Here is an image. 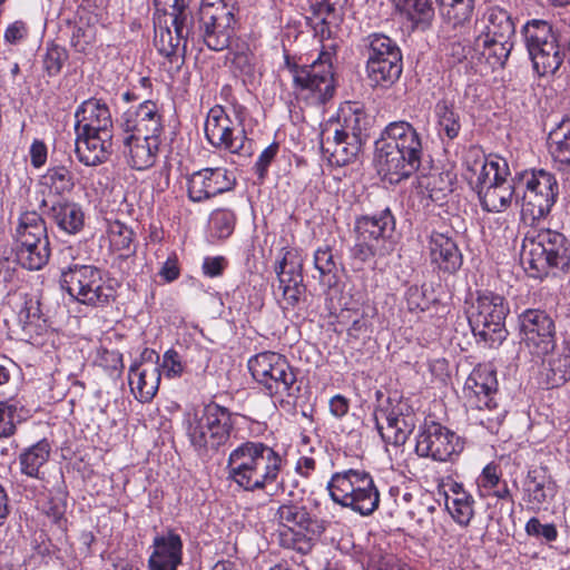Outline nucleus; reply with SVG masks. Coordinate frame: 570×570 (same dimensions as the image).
<instances>
[{
    "mask_svg": "<svg viewBox=\"0 0 570 570\" xmlns=\"http://www.w3.org/2000/svg\"><path fill=\"white\" fill-rule=\"evenodd\" d=\"M122 134H137L160 137L164 125L163 115L158 105L145 100L136 107L128 108L119 119Z\"/></svg>",
    "mask_w": 570,
    "mask_h": 570,
    "instance_id": "obj_26",
    "label": "nucleus"
},
{
    "mask_svg": "<svg viewBox=\"0 0 570 570\" xmlns=\"http://www.w3.org/2000/svg\"><path fill=\"white\" fill-rule=\"evenodd\" d=\"M14 250L19 264L29 271H39L49 262L51 249L47 225L38 213L26 212L19 217Z\"/></svg>",
    "mask_w": 570,
    "mask_h": 570,
    "instance_id": "obj_12",
    "label": "nucleus"
},
{
    "mask_svg": "<svg viewBox=\"0 0 570 570\" xmlns=\"http://www.w3.org/2000/svg\"><path fill=\"white\" fill-rule=\"evenodd\" d=\"M518 320L522 341L533 354L547 355L553 350L554 322L546 311L529 308L522 312Z\"/></svg>",
    "mask_w": 570,
    "mask_h": 570,
    "instance_id": "obj_20",
    "label": "nucleus"
},
{
    "mask_svg": "<svg viewBox=\"0 0 570 570\" xmlns=\"http://www.w3.org/2000/svg\"><path fill=\"white\" fill-rule=\"evenodd\" d=\"M475 411L474 420L491 433H497L505 417V409L500 406L497 401L490 402L483 409H471Z\"/></svg>",
    "mask_w": 570,
    "mask_h": 570,
    "instance_id": "obj_49",
    "label": "nucleus"
},
{
    "mask_svg": "<svg viewBox=\"0 0 570 570\" xmlns=\"http://www.w3.org/2000/svg\"><path fill=\"white\" fill-rule=\"evenodd\" d=\"M283 456L261 441H246L230 451L227 459V479L247 492H266L273 484H281Z\"/></svg>",
    "mask_w": 570,
    "mask_h": 570,
    "instance_id": "obj_1",
    "label": "nucleus"
},
{
    "mask_svg": "<svg viewBox=\"0 0 570 570\" xmlns=\"http://www.w3.org/2000/svg\"><path fill=\"white\" fill-rule=\"evenodd\" d=\"M278 144L273 142L269 146H267L258 156V159L256 160L254 165V170L258 178L263 180L268 171V167L272 164V161L275 159L277 153H278Z\"/></svg>",
    "mask_w": 570,
    "mask_h": 570,
    "instance_id": "obj_61",
    "label": "nucleus"
},
{
    "mask_svg": "<svg viewBox=\"0 0 570 570\" xmlns=\"http://www.w3.org/2000/svg\"><path fill=\"white\" fill-rule=\"evenodd\" d=\"M441 12L454 26L470 21L474 11L475 0H436Z\"/></svg>",
    "mask_w": 570,
    "mask_h": 570,
    "instance_id": "obj_46",
    "label": "nucleus"
},
{
    "mask_svg": "<svg viewBox=\"0 0 570 570\" xmlns=\"http://www.w3.org/2000/svg\"><path fill=\"white\" fill-rule=\"evenodd\" d=\"M397 11L404 16L412 28L426 29L434 18L432 0H394Z\"/></svg>",
    "mask_w": 570,
    "mask_h": 570,
    "instance_id": "obj_40",
    "label": "nucleus"
},
{
    "mask_svg": "<svg viewBox=\"0 0 570 570\" xmlns=\"http://www.w3.org/2000/svg\"><path fill=\"white\" fill-rule=\"evenodd\" d=\"M153 548L148 560L150 570H177L183 561V540L178 533L168 530L156 535Z\"/></svg>",
    "mask_w": 570,
    "mask_h": 570,
    "instance_id": "obj_32",
    "label": "nucleus"
},
{
    "mask_svg": "<svg viewBox=\"0 0 570 570\" xmlns=\"http://www.w3.org/2000/svg\"><path fill=\"white\" fill-rule=\"evenodd\" d=\"M108 236L110 246L118 252L134 250L131 244L134 232L127 225L119 220L110 222L108 226Z\"/></svg>",
    "mask_w": 570,
    "mask_h": 570,
    "instance_id": "obj_50",
    "label": "nucleus"
},
{
    "mask_svg": "<svg viewBox=\"0 0 570 570\" xmlns=\"http://www.w3.org/2000/svg\"><path fill=\"white\" fill-rule=\"evenodd\" d=\"M95 32L91 27L76 23L71 27L70 45L78 52H85L92 42Z\"/></svg>",
    "mask_w": 570,
    "mask_h": 570,
    "instance_id": "obj_56",
    "label": "nucleus"
},
{
    "mask_svg": "<svg viewBox=\"0 0 570 570\" xmlns=\"http://www.w3.org/2000/svg\"><path fill=\"white\" fill-rule=\"evenodd\" d=\"M421 159L422 156L375 144L377 173L390 184H399L411 177L420 168Z\"/></svg>",
    "mask_w": 570,
    "mask_h": 570,
    "instance_id": "obj_23",
    "label": "nucleus"
},
{
    "mask_svg": "<svg viewBox=\"0 0 570 570\" xmlns=\"http://www.w3.org/2000/svg\"><path fill=\"white\" fill-rule=\"evenodd\" d=\"M363 43L366 50V60L403 57L396 41L384 33H371L363 39Z\"/></svg>",
    "mask_w": 570,
    "mask_h": 570,
    "instance_id": "obj_43",
    "label": "nucleus"
},
{
    "mask_svg": "<svg viewBox=\"0 0 570 570\" xmlns=\"http://www.w3.org/2000/svg\"><path fill=\"white\" fill-rule=\"evenodd\" d=\"M50 453L51 445L46 439L26 448L18 458L20 472L26 476L42 481L45 472L41 469L47 464Z\"/></svg>",
    "mask_w": 570,
    "mask_h": 570,
    "instance_id": "obj_38",
    "label": "nucleus"
},
{
    "mask_svg": "<svg viewBox=\"0 0 570 570\" xmlns=\"http://www.w3.org/2000/svg\"><path fill=\"white\" fill-rule=\"evenodd\" d=\"M509 166L504 158L475 160L473 166L468 165L466 178L476 190L481 206L489 213H501L518 198L517 176L512 181L509 176Z\"/></svg>",
    "mask_w": 570,
    "mask_h": 570,
    "instance_id": "obj_4",
    "label": "nucleus"
},
{
    "mask_svg": "<svg viewBox=\"0 0 570 570\" xmlns=\"http://www.w3.org/2000/svg\"><path fill=\"white\" fill-rule=\"evenodd\" d=\"M273 521L283 529L281 544L287 549L306 552L309 540L317 533V521L302 502L286 501L276 509Z\"/></svg>",
    "mask_w": 570,
    "mask_h": 570,
    "instance_id": "obj_17",
    "label": "nucleus"
},
{
    "mask_svg": "<svg viewBox=\"0 0 570 570\" xmlns=\"http://www.w3.org/2000/svg\"><path fill=\"white\" fill-rule=\"evenodd\" d=\"M326 489L333 502L361 515H371L380 505V492L372 475L358 469L332 474Z\"/></svg>",
    "mask_w": 570,
    "mask_h": 570,
    "instance_id": "obj_7",
    "label": "nucleus"
},
{
    "mask_svg": "<svg viewBox=\"0 0 570 570\" xmlns=\"http://www.w3.org/2000/svg\"><path fill=\"white\" fill-rule=\"evenodd\" d=\"M314 266L320 273V281L327 286L337 283V263L328 246L320 247L314 253Z\"/></svg>",
    "mask_w": 570,
    "mask_h": 570,
    "instance_id": "obj_47",
    "label": "nucleus"
},
{
    "mask_svg": "<svg viewBox=\"0 0 570 570\" xmlns=\"http://www.w3.org/2000/svg\"><path fill=\"white\" fill-rule=\"evenodd\" d=\"M525 531L529 535L542 537L547 541H554L558 537V531L554 524H542L537 518H531L527 522Z\"/></svg>",
    "mask_w": 570,
    "mask_h": 570,
    "instance_id": "obj_59",
    "label": "nucleus"
},
{
    "mask_svg": "<svg viewBox=\"0 0 570 570\" xmlns=\"http://www.w3.org/2000/svg\"><path fill=\"white\" fill-rule=\"evenodd\" d=\"M366 570H413L409 564L401 562L392 554H372L367 561Z\"/></svg>",
    "mask_w": 570,
    "mask_h": 570,
    "instance_id": "obj_55",
    "label": "nucleus"
},
{
    "mask_svg": "<svg viewBox=\"0 0 570 570\" xmlns=\"http://www.w3.org/2000/svg\"><path fill=\"white\" fill-rule=\"evenodd\" d=\"M445 508L461 527H468L474 515V499L470 493L459 492L445 497Z\"/></svg>",
    "mask_w": 570,
    "mask_h": 570,
    "instance_id": "obj_44",
    "label": "nucleus"
},
{
    "mask_svg": "<svg viewBox=\"0 0 570 570\" xmlns=\"http://www.w3.org/2000/svg\"><path fill=\"white\" fill-rule=\"evenodd\" d=\"M16 410L14 405L7 401H0V438H8L14 433L13 413Z\"/></svg>",
    "mask_w": 570,
    "mask_h": 570,
    "instance_id": "obj_60",
    "label": "nucleus"
},
{
    "mask_svg": "<svg viewBox=\"0 0 570 570\" xmlns=\"http://www.w3.org/2000/svg\"><path fill=\"white\" fill-rule=\"evenodd\" d=\"M161 368L169 379L179 377L184 373L185 365L181 363L177 351L168 350L165 352L163 355Z\"/></svg>",
    "mask_w": 570,
    "mask_h": 570,
    "instance_id": "obj_58",
    "label": "nucleus"
},
{
    "mask_svg": "<svg viewBox=\"0 0 570 570\" xmlns=\"http://www.w3.org/2000/svg\"><path fill=\"white\" fill-rule=\"evenodd\" d=\"M40 206L43 208V214L60 232L68 235H76L82 230L85 226V213L78 203L67 199L52 200L41 198Z\"/></svg>",
    "mask_w": 570,
    "mask_h": 570,
    "instance_id": "obj_29",
    "label": "nucleus"
},
{
    "mask_svg": "<svg viewBox=\"0 0 570 570\" xmlns=\"http://www.w3.org/2000/svg\"><path fill=\"white\" fill-rule=\"evenodd\" d=\"M365 70L367 79L373 86L390 88L402 75L403 57L366 60Z\"/></svg>",
    "mask_w": 570,
    "mask_h": 570,
    "instance_id": "obj_36",
    "label": "nucleus"
},
{
    "mask_svg": "<svg viewBox=\"0 0 570 570\" xmlns=\"http://www.w3.org/2000/svg\"><path fill=\"white\" fill-rule=\"evenodd\" d=\"M375 144L405 150L414 155H423L422 139L412 124L405 120L390 122L381 132Z\"/></svg>",
    "mask_w": 570,
    "mask_h": 570,
    "instance_id": "obj_33",
    "label": "nucleus"
},
{
    "mask_svg": "<svg viewBox=\"0 0 570 570\" xmlns=\"http://www.w3.org/2000/svg\"><path fill=\"white\" fill-rule=\"evenodd\" d=\"M232 412L215 402L185 415V428L191 446L199 453L217 451L225 445L234 426Z\"/></svg>",
    "mask_w": 570,
    "mask_h": 570,
    "instance_id": "obj_6",
    "label": "nucleus"
},
{
    "mask_svg": "<svg viewBox=\"0 0 570 570\" xmlns=\"http://www.w3.org/2000/svg\"><path fill=\"white\" fill-rule=\"evenodd\" d=\"M395 224V217L387 207L374 215L357 217L354 224L356 238L352 248L353 257L364 263L375 255H383L384 244L393 237Z\"/></svg>",
    "mask_w": 570,
    "mask_h": 570,
    "instance_id": "obj_16",
    "label": "nucleus"
},
{
    "mask_svg": "<svg viewBox=\"0 0 570 570\" xmlns=\"http://www.w3.org/2000/svg\"><path fill=\"white\" fill-rule=\"evenodd\" d=\"M248 370L266 393L274 397L296 396L299 386L288 360L276 352H262L248 360Z\"/></svg>",
    "mask_w": 570,
    "mask_h": 570,
    "instance_id": "obj_13",
    "label": "nucleus"
},
{
    "mask_svg": "<svg viewBox=\"0 0 570 570\" xmlns=\"http://www.w3.org/2000/svg\"><path fill=\"white\" fill-rule=\"evenodd\" d=\"M482 29L474 38L473 49L478 61L491 68L503 67L513 48L515 24L511 14L499 6H489L481 19Z\"/></svg>",
    "mask_w": 570,
    "mask_h": 570,
    "instance_id": "obj_5",
    "label": "nucleus"
},
{
    "mask_svg": "<svg viewBox=\"0 0 570 570\" xmlns=\"http://www.w3.org/2000/svg\"><path fill=\"white\" fill-rule=\"evenodd\" d=\"M367 116L365 111L356 104L346 102L337 114V120L334 131L344 137L363 138V131L366 129Z\"/></svg>",
    "mask_w": 570,
    "mask_h": 570,
    "instance_id": "obj_39",
    "label": "nucleus"
},
{
    "mask_svg": "<svg viewBox=\"0 0 570 570\" xmlns=\"http://www.w3.org/2000/svg\"><path fill=\"white\" fill-rule=\"evenodd\" d=\"M523 500L532 510H539L549 504L557 494V485L548 469L531 468L522 483Z\"/></svg>",
    "mask_w": 570,
    "mask_h": 570,
    "instance_id": "obj_30",
    "label": "nucleus"
},
{
    "mask_svg": "<svg viewBox=\"0 0 570 570\" xmlns=\"http://www.w3.org/2000/svg\"><path fill=\"white\" fill-rule=\"evenodd\" d=\"M464 449L461 438L435 421L425 422L416 435L415 452L438 462L454 461Z\"/></svg>",
    "mask_w": 570,
    "mask_h": 570,
    "instance_id": "obj_19",
    "label": "nucleus"
},
{
    "mask_svg": "<svg viewBox=\"0 0 570 570\" xmlns=\"http://www.w3.org/2000/svg\"><path fill=\"white\" fill-rule=\"evenodd\" d=\"M521 261L530 277L556 276L570 267V243L552 229L528 233L522 243Z\"/></svg>",
    "mask_w": 570,
    "mask_h": 570,
    "instance_id": "obj_3",
    "label": "nucleus"
},
{
    "mask_svg": "<svg viewBox=\"0 0 570 570\" xmlns=\"http://www.w3.org/2000/svg\"><path fill=\"white\" fill-rule=\"evenodd\" d=\"M234 14L224 0H202L199 31L204 43L214 51L229 47L234 36Z\"/></svg>",
    "mask_w": 570,
    "mask_h": 570,
    "instance_id": "obj_18",
    "label": "nucleus"
},
{
    "mask_svg": "<svg viewBox=\"0 0 570 570\" xmlns=\"http://www.w3.org/2000/svg\"><path fill=\"white\" fill-rule=\"evenodd\" d=\"M67 59L68 53L66 49L51 43L47 47V51L42 59L43 69L49 77H55L61 71Z\"/></svg>",
    "mask_w": 570,
    "mask_h": 570,
    "instance_id": "obj_52",
    "label": "nucleus"
},
{
    "mask_svg": "<svg viewBox=\"0 0 570 570\" xmlns=\"http://www.w3.org/2000/svg\"><path fill=\"white\" fill-rule=\"evenodd\" d=\"M124 154L130 167L145 170L156 163L160 137L137 134H122Z\"/></svg>",
    "mask_w": 570,
    "mask_h": 570,
    "instance_id": "obj_31",
    "label": "nucleus"
},
{
    "mask_svg": "<svg viewBox=\"0 0 570 570\" xmlns=\"http://www.w3.org/2000/svg\"><path fill=\"white\" fill-rule=\"evenodd\" d=\"M333 57V48H323L312 63L291 69L295 88L312 104L324 105L334 96Z\"/></svg>",
    "mask_w": 570,
    "mask_h": 570,
    "instance_id": "obj_15",
    "label": "nucleus"
},
{
    "mask_svg": "<svg viewBox=\"0 0 570 570\" xmlns=\"http://www.w3.org/2000/svg\"><path fill=\"white\" fill-rule=\"evenodd\" d=\"M548 142L554 161L570 170V119L562 120L549 132Z\"/></svg>",
    "mask_w": 570,
    "mask_h": 570,
    "instance_id": "obj_41",
    "label": "nucleus"
},
{
    "mask_svg": "<svg viewBox=\"0 0 570 570\" xmlns=\"http://www.w3.org/2000/svg\"><path fill=\"white\" fill-rule=\"evenodd\" d=\"M39 191L42 198L62 199L75 188V178L71 170L62 165L50 166L39 179Z\"/></svg>",
    "mask_w": 570,
    "mask_h": 570,
    "instance_id": "obj_34",
    "label": "nucleus"
},
{
    "mask_svg": "<svg viewBox=\"0 0 570 570\" xmlns=\"http://www.w3.org/2000/svg\"><path fill=\"white\" fill-rule=\"evenodd\" d=\"M463 393L470 409L481 410L495 401L498 393L495 371L487 365L475 367L464 383Z\"/></svg>",
    "mask_w": 570,
    "mask_h": 570,
    "instance_id": "obj_28",
    "label": "nucleus"
},
{
    "mask_svg": "<svg viewBox=\"0 0 570 570\" xmlns=\"http://www.w3.org/2000/svg\"><path fill=\"white\" fill-rule=\"evenodd\" d=\"M383 414L386 422L385 425L381 424L379 419H376V428L382 440L386 444L394 446L405 444L415 428L414 417L412 415L395 413L394 411L389 413L384 412Z\"/></svg>",
    "mask_w": 570,
    "mask_h": 570,
    "instance_id": "obj_35",
    "label": "nucleus"
},
{
    "mask_svg": "<svg viewBox=\"0 0 570 570\" xmlns=\"http://www.w3.org/2000/svg\"><path fill=\"white\" fill-rule=\"evenodd\" d=\"M236 186L234 173L225 167H207L194 171L186 178L187 195L193 203H203L217 195L233 190Z\"/></svg>",
    "mask_w": 570,
    "mask_h": 570,
    "instance_id": "obj_22",
    "label": "nucleus"
},
{
    "mask_svg": "<svg viewBox=\"0 0 570 570\" xmlns=\"http://www.w3.org/2000/svg\"><path fill=\"white\" fill-rule=\"evenodd\" d=\"M431 265L443 274H455L463 264V255L452 230H432L428 237Z\"/></svg>",
    "mask_w": 570,
    "mask_h": 570,
    "instance_id": "obj_25",
    "label": "nucleus"
},
{
    "mask_svg": "<svg viewBox=\"0 0 570 570\" xmlns=\"http://www.w3.org/2000/svg\"><path fill=\"white\" fill-rule=\"evenodd\" d=\"M521 220L533 226L546 218L557 202L559 185L554 175L544 169L524 170L517 174Z\"/></svg>",
    "mask_w": 570,
    "mask_h": 570,
    "instance_id": "obj_8",
    "label": "nucleus"
},
{
    "mask_svg": "<svg viewBox=\"0 0 570 570\" xmlns=\"http://www.w3.org/2000/svg\"><path fill=\"white\" fill-rule=\"evenodd\" d=\"M521 35L534 72L540 76L554 75L564 60L558 35L552 24L546 20H529L521 29Z\"/></svg>",
    "mask_w": 570,
    "mask_h": 570,
    "instance_id": "obj_11",
    "label": "nucleus"
},
{
    "mask_svg": "<svg viewBox=\"0 0 570 570\" xmlns=\"http://www.w3.org/2000/svg\"><path fill=\"white\" fill-rule=\"evenodd\" d=\"M332 124L327 125L322 131V154L331 165L346 166L358 156L363 138L344 137L337 131H332Z\"/></svg>",
    "mask_w": 570,
    "mask_h": 570,
    "instance_id": "obj_27",
    "label": "nucleus"
},
{
    "mask_svg": "<svg viewBox=\"0 0 570 570\" xmlns=\"http://www.w3.org/2000/svg\"><path fill=\"white\" fill-rule=\"evenodd\" d=\"M227 267V259L223 256L206 257L203 262V273L207 277L220 276Z\"/></svg>",
    "mask_w": 570,
    "mask_h": 570,
    "instance_id": "obj_64",
    "label": "nucleus"
},
{
    "mask_svg": "<svg viewBox=\"0 0 570 570\" xmlns=\"http://www.w3.org/2000/svg\"><path fill=\"white\" fill-rule=\"evenodd\" d=\"M542 375L549 389L563 385L570 380V353H553L543 363Z\"/></svg>",
    "mask_w": 570,
    "mask_h": 570,
    "instance_id": "obj_42",
    "label": "nucleus"
},
{
    "mask_svg": "<svg viewBox=\"0 0 570 570\" xmlns=\"http://www.w3.org/2000/svg\"><path fill=\"white\" fill-rule=\"evenodd\" d=\"M190 23V19L187 18H173L170 26L174 30H171L167 18H165L164 26L160 19L158 22L155 21V46L160 55L175 63L176 70L184 63L188 40H194Z\"/></svg>",
    "mask_w": 570,
    "mask_h": 570,
    "instance_id": "obj_21",
    "label": "nucleus"
},
{
    "mask_svg": "<svg viewBox=\"0 0 570 570\" xmlns=\"http://www.w3.org/2000/svg\"><path fill=\"white\" fill-rule=\"evenodd\" d=\"M189 0H154L156 12H163L165 18H187L191 20L187 12Z\"/></svg>",
    "mask_w": 570,
    "mask_h": 570,
    "instance_id": "obj_53",
    "label": "nucleus"
},
{
    "mask_svg": "<svg viewBox=\"0 0 570 570\" xmlns=\"http://www.w3.org/2000/svg\"><path fill=\"white\" fill-rule=\"evenodd\" d=\"M29 36V27L22 20H16L4 30L3 39L7 45L18 46L24 42Z\"/></svg>",
    "mask_w": 570,
    "mask_h": 570,
    "instance_id": "obj_57",
    "label": "nucleus"
},
{
    "mask_svg": "<svg viewBox=\"0 0 570 570\" xmlns=\"http://www.w3.org/2000/svg\"><path fill=\"white\" fill-rule=\"evenodd\" d=\"M158 360V354L145 348L141 354L144 362L134 363L128 373V382L130 391L135 399L141 403L150 402L158 392L161 372L160 367L153 362V358Z\"/></svg>",
    "mask_w": 570,
    "mask_h": 570,
    "instance_id": "obj_24",
    "label": "nucleus"
},
{
    "mask_svg": "<svg viewBox=\"0 0 570 570\" xmlns=\"http://www.w3.org/2000/svg\"><path fill=\"white\" fill-rule=\"evenodd\" d=\"M510 312L507 299L494 292L480 291L469 311V324L478 342L498 347L507 338L505 318Z\"/></svg>",
    "mask_w": 570,
    "mask_h": 570,
    "instance_id": "obj_10",
    "label": "nucleus"
},
{
    "mask_svg": "<svg viewBox=\"0 0 570 570\" xmlns=\"http://www.w3.org/2000/svg\"><path fill=\"white\" fill-rule=\"evenodd\" d=\"M75 154L88 167L99 166L114 151V122L108 105L101 99L82 101L75 112Z\"/></svg>",
    "mask_w": 570,
    "mask_h": 570,
    "instance_id": "obj_2",
    "label": "nucleus"
},
{
    "mask_svg": "<svg viewBox=\"0 0 570 570\" xmlns=\"http://www.w3.org/2000/svg\"><path fill=\"white\" fill-rule=\"evenodd\" d=\"M205 137L217 149L245 158L250 157L254 141L246 136V131L238 115L232 118L222 106L209 109L205 120Z\"/></svg>",
    "mask_w": 570,
    "mask_h": 570,
    "instance_id": "obj_14",
    "label": "nucleus"
},
{
    "mask_svg": "<svg viewBox=\"0 0 570 570\" xmlns=\"http://www.w3.org/2000/svg\"><path fill=\"white\" fill-rule=\"evenodd\" d=\"M60 285L70 297L91 307L105 306L116 296L112 281L94 265L70 264L61 268Z\"/></svg>",
    "mask_w": 570,
    "mask_h": 570,
    "instance_id": "obj_9",
    "label": "nucleus"
},
{
    "mask_svg": "<svg viewBox=\"0 0 570 570\" xmlns=\"http://www.w3.org/2000/svg\"><path fill=\"white\" fill-rule=\"evenodd\" d=\"M440 135H444L450 140L456 138L461 130L459 114L445 102H439L435 107Z\"/></svg>",
    "mask_w": 570,
    "mask_h": 570,
    "instance_id": "obj_48",
    "label": "nucleus"
},
{
    "mask_svg": "<svg viewBox=\"0 0 570 570\" xmlns=\"http://www.w3.org/2000/svg\"><path fill=\"white\" fill-rule=\"evenodd\" d=\"M68 492L63 487V482L58 484L49 492V499L43 504V512L52 519V522L62 531L67 529V519L65 517L67 509Z\"/></svg>",
    "mask_w": 570,
    "mask_h": 570,
    "instance_id": "obj_45",
    "label": "nucleus"
},
{
    "mask_svg": "<svg viewBox=\"0 0 570 570\" xmlns=\"http://www.w3.org/2000/svg\"><path fill=\"white\" fill-rule=\"evenodd\" d=\"M209 223L218 238H227L234 230L236 217L233 210L219 208L210 214Z\"/></svg>",
    "mask_w": 570,
    "mask_h": 570,
    "instance_id": "obj_51",
    "label": "nucleus"
},
{
    "mask_svg": "<svg viewBox=\"0 0 570 570\" xmlns=\"http://www.w3.org/2000/svg\"><path fill=\"white\" fill-rule=\"evenodd\" d=\"M232 68L235 75L249 77L254 73V65L250 57L244 52H236L232 60Z\"/></svg>",
    "mask_w": 570,
    "mask_h": 570,
    "instance_id": "obj_63",
    "label": "nucleus"
},
{
    "mask_svg": "<svg viewBox=\"0 0 570 570\" xmlns=\"http://www.w3.org/2000/svg\"><path fill=\"white\" fill-rule=\"evenodd\" d=\"M19 323L23 338L31 344H40V338L48 332V324L42 315L39 299H26L19 312Z\"/></svg>",
    "mask_w": 570,
    "mask_h": 570,
    "instance_id": "obj_37",
    "label": "nucleus"
},
{
    "mask_svg": "<svg viewBox=\"0 0 570 570\" xmlns=\"http://www.w3.org/2000/svg\"><path fill=\"white\" fill-rule=\"evenodd\" d=\"M275 267H283L284 272L294 276V281L303 282L302 267L303 263L295 249H282V258Z\"/></svg>",
    "mask_w": 570,
    "mask_h": 570,
    "instance_id": "obj_54",
    "label": "nucleus"
},
{
    "mask_svg": "<svg viewBox=\"0 0 570 570\" xmlns=\"http://www.w3.org/2000/svg\"><path fill=\"white\" fill-rule=\"evenodd\" d=\"M100 366L111 372H120L124 367L122 354L118 351L104 350L98 357Z\"/></svg>",
    "mask_w": 570,
    "mask_h": 570,
    "instance_id": "obj_62",
    "label": "nucleus"
}]
</instances>
